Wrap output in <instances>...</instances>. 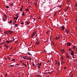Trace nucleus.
<instances>
[{"mask_svg":"<svg viewBox=\"0 0 77 77\" xmlns=\"http://www.w3.org/2000/svg\"><path fill=\"white\" fill-rule=\"evenodd\" d=\"M41 18L40 17H39L38 18V20H39L40 19H41Z\"/></svg>","mask_w":77,"mask_h":77,"instance_id":"obj_41","label":"nucleus"},{"mask_svg":"<svg viewBox=\"0 0 77 77\" xmlns=\"http://www.w3.org/2000/svg\"><path fill=\"white\" fill-rule=\"evenodd\" d=\"M70 0H67V2H69V1Z\"/></svg>","mask_w":77,"mask_h":77,"instance_id":"obj_51","label":"nucleus"},{"mask_svg":"<svg viewBox=\"0 0 77 77\" xmlns=\"http://www.w3.org/2000/svg\"><path fill=\"white\" fill-rule=\"evenodd\" d=\"M32 65L33 66H35V64H34L33 63H32Z\"/></svg>","mask_w":77,"mask_h":77,"instance_id":"obj_35","label":"nucleus"},{"mask_svg":"<svg viewBox=\"0 0 77 77\" xmlns=\"http://www.w3.org/2000/svg\"><path fill=\"white\" fill-rule=\"evenodd\" d=\"M57 63H55V64H56V65H57Z\"/></svg>","mask_w":77,"mask_h":77,"instance_id":"obj_56","label":"nucleus"},{"mask_svg":"<svg viewBox=\"0 0 77 77\" xmlns=\"http://www.w3.org/2000/svg\"><path fill=\"white\" fill-rule=\"evenodd\" d=\"M35 34H36V31L35 32H34V34H33V36H34L35 35Z\"/></svg>","mask_w":77,"mask_h":77,"instance_id":"obj_15","label":"nucleus"},{"mask_svg":"<svg viewBox=\"0 0 77 77\" xmlns=\"http://www.w3.org/2000/svg\"><path fill=\"white\" fill-rule=\"evenodd\" d=\"M36 36H37V35H35V37H36Z\"/></svg>","mask_w":77,"mask_h":77,"instance_id":"obj_61","label":"nucleus"},{"mask_svg":"<svg viewBox=\"0 0 77 77\" xmlns=\"http://www.w3.org/2000/svg\"><path fill=\"white\" fill-rule=\"evenodd\" d=\"M14 20H16V18L14 17Z\"/></svg>","mask_w":77,"mask_h":77,"instance_id":"obj_53","label":"nucleus"},{"mask_svg":"<svg viewBox=\"0 0 77 77\" xmlns=\"http://www.w3.org/2000/svg\"><path fill=\"white\" fill-rule=\"evenodd\" d=\"M66 56H68V54H66Z\"/></svg>","mask_w":77,"mask_h":77,"instance_id":"obj_63","label":"nucleus"},{"mask_svg":"<svg viewBox=\"0 0 77 77\" xmlns=\"http://www.w3.org/2000/svg\"><path fill=\"white\" fill-rule=\"evenodd\" d=\"M26 24H27V25H29V22H27Z\"/></svg>","mask_w":77,"mask_h":77,"instance_id":"obj_17","label":"nucleus"},{"mask_svg":"<svg viewBox=\"0 0 77 77\" xmlns=\"http://www.w3.org/2000/svg\"><path fill=\"white\" fill-rule=\"evenodd\" d=\"M27 57L26 56H24V57L23 56V58L24 59H27Z\"/></svg>","mask_w":77,"mask_h":77,"instance_id":"obj_8","label":"nucleus"},{"mask_svg":"<svg viewBox=\"0 0 77 77\" xmlns=\"http://www.w3.org/2000/svg\"><path fill=\"white\" fill-rule=\"evenodd\" d=\"M27 64L28 65H29V61H27Z\"/></svg>","mask_w":77,"mask_h":77,"instance_id":"obj_36","label":"nucleus"},{"mask_svg":"<svg viewBox=\"0 0 77 77\" xmlns=\"http://www.w3.org/2000/svg\"><path fill=\"white\" fill-rule=\"evenodd\" d=\"M29 60H32V58L30 57H29Z\"/></svg>","mask_w":77,"mask_h":77,"instance_id":"obj_23","label":"nucleus"},{"mask_svg":"<svg viewBox=\"0 0 77 77\" xmlns=\"http://www.w3.org/2000/svg\"><path fill=\"white\" fill-rule=\"evenodd\" d=\"M48 62H49V61H48L47 62V63H48Z\"/></svg>","mask_w":77,"mask_h":77,"instance_id":"obj_62","label":"nucleus"},{"mask_svg":"<svg viewBox=\"0 0 77 77\" xmlns=\"http://www.w3.org/2000/svg\"><path fill=\"white\" fill-rule=\"evenodd\" d=\"M75 46H73V49H75Z\"/></svg>","mask_w":77,"mask_h":77,"instance_id":"obj_44","label":"nucleus"},{"mask_svg":"<svg viewBox=\"0 0 77 77\" xmlns=\"http://www.w3.org/2000/svg\"><path fill=\"white\" fill-rule=\"evenodd\" d=\"M10 66L11 67H13V66H14V64H13V65H11Z\"/></svg>","mask_w":77,"mask_h":77,"instance_id":"obj_19","label":"nucleus"},{"mask_svg":"<svg viewBox=\"0 0 77 77\" xmlns=\"http://www.w3.org/2000/svg\"><path fill=\"white\" fill-rule=\"evenodd\" d=\"M65 63V62L64 61H63L62 63Z\"/></svg>","mask_w":77,"mask_h":77,"instance_id":"obj_34","label":"nucleus"},{"mask_svg":"<svg viewBox=\"0 0 77 77\" xmlns=\"http://www.w3.org/2000/svg\"><path fill=\"white\" fill-rule=\"evenodd\" d=\"M60 39V36H59L58 37H57L55 38V39H56V40H57L58 39Z\"/></svg>","mask_w":77,"mask_h":77,"instance_id":"obj_4","label":"nucleus"},{"mask_svg":"<svg viewBox=\"0 0 77 77\" xmlns=\"http://www.w3.org/2000/svg\"><path fill=\"white\" fill-rule=\"evenodd\" d=\"M71 44H70V43L69 42L67 43V45L68 46H70Z\"/></svg>","mask_w":77,"mask_h":77,"instance_id":"obj_7","label":"nucleus"},{"mask_svg":"<svg viewBox=\"0 0 77 77\" xmlns=\"http://www.w3.org/2000/svg\"><path fill=\"white\" fill-rule=\"evenodd\" d=\"M33 34H34V32H33V33H32V35H31V37H32V38H33V36H33Z\"/></svg>","mask_w":77,"mask_h":77,"instance_id":"obj_10","label":"nucleus"},{"mask_svg":"<svg viewBox=\"0 0 77 77\" xmlns=\"http://www.w3.org/2000/svg\"><path fill=\"white\" fill-rule=\"evenodd\" d=\"M69 51H71V49H69Z\"/></svg>","mask_w":77,"mask_h":77,"instance_id":"obj_31","label":"nucleus"},{"mask_svg":"<svg viewBox=\"0 0 77 77\" xmlns=\"http://www.w3.org/2000/svg\"><path fill=\"white\" fill-rule=\"evenodd\" d=\"M4 17H5V18H8V17H7V15H6L5 14H4Z\"/></svg>","mask_w":77,"mask_h":77,"instance_id":"obj_6","label":"nucleus"},{"mask_svg":"<svg viewBox=\"0 0 77 77\" xmlns=\"http://www.w3.org/2000/svg\"><path fill=\"white\" fill-rule=\"evenodd\" d=\"M9 32H10V33H12V32L11 31H10Z\"/></svg>","mask_w":77,"mask_h":77,"instance_id":"obj_43","label":"nucleus"},{"mask_svg":"<svg viewBox=\"0 0 77 77\" xmlns=\"http://www.w3.org/2000/svg\"><path fill=\"white\" fill-rule=\"evenodd\" d=\"M17 21V20H15L14 21V23H13L14 24H15L16 23V22Z\"/></svg>","mask_w":77,"mask_h":77,"instance_id":"obj_11","label":"nucleus"},{"mask_svg":"<svg viewBox=\"0 0 77 77\" xmlns=\"http://www.w3.org/2000/svg\"><path fill=\"white\" fill-rule=\"evenodd\" d=\"M22 9H23V8H20V11H22Z\"/></svg>","mask_w":77,"mask_h":77,"instance_id":"obj_22","label":"nucleus"},{"mask_svg":"<svg viewBox=\"0 0 77 77\" xmlns=\"http://www.w3.org/2000/svg\"><path fill=\"white\" fill-rule=\"evenodd\" d=\"M22 15H23V16H24V17L25 14H24V12H23L22 13Z\"/></svg>","mask_w":77,"mask_h":77,"instance_id":"obj_13","label":"nucleus"},{"mask_svg":"<svg viewBox=\"0 0 77 77\" xmlns=\"http://www.w3.org/2000/svg\"><path fill=\"white\" fill-rule=\"evenodd\" d=\"M61 59H62V60H63V57H61Z\"/></svg>","mask_w":77,"mask_h":77,"instance_id":"obj_29","label":"nucleus"},{"mask_svg":"<svg viewBox=\"0 0 77 77\" xmlns=\"http://www.w3.org/2000/svg\"><path fill=\"white\" fill-rule=\"evenodd\" d=\"M24 66H25V67H27V65H26V64H25V65Z\"/></svg>","mask_w":77,"mask_h":77,"instance_id":"obj_40","label":"nucleus"},{"mask_svg":"<svg viewBox=\"0 0 77 77\" xmlns=\"http://www.w3.org/2000/svg\"><path fill=\"white\" fill-rule=\"evenodd\" d=\"M68 8H69L68 7H67L66 9H68Z\"/></svg>","mask_w":77,"mask_h":77,"instance_id":"obj_39","label":"nucleus"},{"mask_svg":"<svg viewBox=\"0 0 77 77\" xmlns=\"http://www.w3.org/2000/svg\"><path fill=\"white\" fill-rule=\"evenodd\" d=\"M14 5V4L12 3L10 5H9V6H12V5Z\"/></svg>","mask_w":77,"mask_h":77,"instance_id":"obj_20","label":"nucleus"},{"mask_svg":"<svg viewBox=\"0 0 77 77\" xmlns=\"http://www.w3.org/2000/svg\"><path fill=\"white\" fill-rule=\"evenodd\" d=\"M8 47H9V46H8L6 47V48H8Z\"/></svg>","mask_w":77,"mask_h":77,"instance_id":"obj_47","label":"nucleus"},{"mask_svg":"<svg viewBox=\"0 0 77 77\" xmlns=\"http://www.w3.org/2000/svg\"><path fill=\"white\" fill-rule=\"evenodd\" d=\"M11 64H10V65H9L10 66H11Z\"/></svg>","mask_w":77,"mask_h":77,"instance_id":"obj_57","label":"nucleus"},{"mask_svg":"<svg viewBox=\"0 0 77 77\" xmlns=\"http://www.w3.org/2000/svg\"><path fill=\"white\" fill-rule=\"evenodd\" d=\"M75 21H77V20H75Z\"/></svg>","mask_w":77,"mask_h":77,"instance_id":"obj_64","label":"nucleus"},{"mask_svg":"<svg viewBox=\"0 0 77 77\" xmlns=\"http://www.w3.org/2000/svg\"><path fill=\"white\" fill-rule=\"evenodd\" d=\"M28 54H29V55H30V56H32V54H31L29 52L28 53Z\"/></svg>","mask_w":77,"mask_h":77,"instance_id":"obj_18","label":"nucleus"},{"mask_svg":"<svg viewBox=\"0 0 77 77\" xmlns=\"http://www.w3.org/2000/svg\"><path fill=\"white\" fill-rule=\"evenodd\" d=\"M63 51L65 52V50H64V49H63Z\"/></svg>","mask_w":77,"mask_h":77,"instance_id":"obj_48","label":"nucleus"},{"mask_svg":"<svg viewBox=\"0 0 77 77\" xmlns=\"http://www.w3.org/2000/svg\"><path fill=\"white\" fill-rule=\"evenodd\" d=\"M12 20H11L10 22L11 23H12Z\"/></svg>","mask_w":77,"mask_h":77,"instance_id":"obj_32","label":"nucleus"},{"mask_svg":"<svg viewBox=\"0 0 77 77\" xmlns=\"http://www.w3.org/2000/svg\"><path fill=\"white\" fill-rule=\"evenodd\" d=\"M36 40H37V41L36 42H38V39H37V40H35V41H36Z\"/></svg>","mask_w":77,"mask_h":77,"instance_id":"obj_42","label":"nucleus"},{"mask_svg":"<svg viewBox=\"0 0 77 77\" xmlns=\"http://www.w3.org/2000/svg\"><path fill=\"white\" fill-rule=\"evenodd\" d=\"M6 8H9V6H6Z\"/></svg>","mask_w":77,"mask_h":77,"instance_id":"obj_27","label":"nucleus"},{"mask_svg":"<svg viewBox=\"0 0 77 77\" xmlns=\"http://www.w3.org/2000/svg\"><path fill=\"white\" fill-rule=\"evenodd\" d=\"M38 65L39 66V63H38Z\"/></svg>","mask_w":77,"mask_h":77,"instance_id":"obj_54","label":"nucleus"},{"mask_svg":"<svg viewBox=\"0 0 77 77\" xmlns=\"http://www.w3.org/2000/svg\"><path fill=\"white\" fill-rule=\"evenodd\" d=\"M41 63H40L39 64V66H41Z\"/></svg>","mask_w":77,"mask_h":77,"instance_id":"obj_25","label":"nucleus"},{"mask_svg":"<svg viewBox=\"0 0 77 77\" xmlns=\"http://www.w3.org/2000/svg\"><path fill=\"white\" fill-rule=\"evenodd\" d=\"M11 61H15V59H13L11 60Z\"/></svg>","mask_w":77,"mask_h":77,"instance_id":"obj_26","label":"nucleus"},{"mask_svg":"<svg viewBox=\"0 0 77 77\" xmlns=\"http://www.w3.org/2000/svg\"><path fill=\"white\" fill-rule=\"evenodd\" d=\"M65 31L66 32V33H67V34H68V33L69 32V30L67 29H66Z\"/></svg>","mask_w":77,"mask_h":77,"instance_id":"obj_1","label":"nucleus"},{"mask_svg":"<svg viewBox=\"0 0 77 77\" xmlns=\"http://www.w3.org/2000/svg\"><path fill=\"white\" fill-rule=\"evenodd\" d=\"M8 59H10V60H11V59L10 58H9V57H8Z\"/></svg>","mask_w":77,"mask_h":77,"instance_id":"obj_33","label":"nucleus"},{"mask_svg":"<svg viewBox=\"0 0 77 77\" xmlns=\"http://www.w3.org/2000/svg\"><path fill=\"white\" fill-rule=\"evenodd\" d=\"M5 75H6V76H7V75H8V74H5Z\"/></svg>","mask_w":77,"mask_h":77,"instance_id":"obj_50","label":"nucleus"},{"mask_svg":"<svg viewBox=\"0 0 77 77\" xmlns=\"http://www.w3.org/2000/svg\"><path fill=\"white\" fill-rule=\"evenodd\" d=\"M8 23H11V22H10V21H8Z\"/></svg>","mask_w":77,"mask_h":77,"instance_id":"obj_52","label":"nucleus"},{"mask_svg":"<svg viewBox=\"0 0 77 77\" xmlns=\"http://www.w3.org/2000/svg\"><path fill=\"white\" fill-rule=\"evenodd\" d=\"M61 29L62 30H63L65 29V27H64V26H62L61 27Z\"/></svg>","mask_w":77,"mask_h":77,"instance_id":"obj_5","label":"nucleus"},{"mask_svg":"<svg viewBox=\"0 0 77 77\" xmlns=\"http://www.w3.org/2000/svg\"><path fill=\"white\" fill-rule=\"evenodd\" d=\"M66 57H67V59H69V56L67 55L66 56Z\"/></svg>","mask_w":77,"mask_h":77,"instance_id":"obj_24","label":"nucleus"},{"mask_svg":"<svg viewBox=\"0 0 77 77\" xmlns=\"http://www.w3.org/2000/svg\"><path fill=\"white\" fill-rule=\"evenodd\" d=\"M23 65H25V64L24 63H23Z\"/></svg>","mask_w":77,"mask_h":77,"instance_id":"obj_49","label":"nucleus"},{"mask_svg":"<svg viewBox=\"0 0 77 77\" xmlns=\"http://www.w3.org/2000/svg\"><path fill=\"white\" fill-rule=\"evenodd\" d=\"M2 20L4 21H5L6 20L5 18L4 17H3Z\"/></svg>","mask_w":77,"mask_h":77,"instance_id":"obj_9","label":"nucleus"},{"mask_svg":"<svg viewBox=\"0 0 77 77\" xmlns=\"http://www.w3.org/2000/svg\"><path fill=\"white\" fill-rule=\"evenodd\" d=\"M49 32V31H48L46 32V34H48V32Z\"/></svg>","mask_w":77,"mask_h":77,"instance_id":"obj_37","label":"nucleus"},{"mask_svg":"<svg viewBox=\"0 0 77 77\" xmlns=\"http://www.w3.org/2000/svg\"><path fill=\"white\" fill-rule=\"evenodd\" d=\"M17 66H19V64H17Z\"/></svg>","mask_w":77,"mask_h":77,"instance_id":"obj_58","label":"nucleus"},{"mask_svg":"<svg viewBox=\"0 0 77 77\" xmlns=\"http://www.w3.org/2000/svg\"><path fill=\"white\" fill-rule=\"evenodd\" d=\"M38 67H39V68H41V67H40L39 66H38Z\"/></svg>","mask_w":77,"mask_h":77,"instance_id":"obj_38","label":"nucleus"},{"mask_svg":"<svg viewBox=\"0 0 77 77\" xmlns=\"http://www.w3.org/2000/svg\"><path fill=\"white\" fill-rule=\"evenodd\" d=\"M64 69H66V67H64Z\"/></svg>","mask_w":77,"mask_h":77,"instance_id":"obj_46","label":"nucleus"},{"mask_svg":"<svg viewBox=\"0 0 77 77\" xmlns=\"http://www.w3.org/2000/svg\"><path fill=\"white\" fill-rule=\"evenodd\" d=\"M70 53L71 54V55H72V56H74V51H72Z\"/></svg>","mask_w":77,"mask_h":77,"instance_id":"obj_2","label":"nucleus"},{"mask_svg":"<svg viewBox=\"0 0 77 77\" xmlns=\"http://www.w3.org/2000/svg\"><path fill=\"white\" fill-rule=\"evenodd\" d=\"M25 11H29V9L27 8V9H25Z\"/></svg>","mask_w":77,"mask_h":77,"instance_id":"obj_16","label":"nucleus"},{"mask_svg":"<svg viewBox=\"0 0 77 77\" xmlns=\"http://www.w3.org/2000/svg\"><path fill=\"white\" fill-rule=\"evenodd\" d=\"M37 66V65H36V64L35 65V67H36Z\"/></svg>","mask_w":77,"mask_h":77,"instance_id":"obj_59","label":"nucleus"},{"mask_svg":"<svg viewBox=\"0 0 77 77\" xmlns=\"http://www.w3.org/2000/svg\"><path fill=\"white\" fill-rule=\"evenodd\" d=\"M36 45H38V44H39V42H36Z\"/></svg>","mask_w":77,"mask_h":77,"instance_id":"obj_12","label":"nucleus"},{"mask_svg":"<svg viewBox=\"0 0 77 77\" xmlns=\"http://www.w3.org/2000/svg\"><path fill=\"white\" fill-rule=\"evenodd\" d=\"M65 11H67V9H66L65 10Z\"/></svg>","mask_w":77,"mask_h":77,"instance_id":"obj_45","label":"nucleus"},{"mask_svg":"<svg viewBox=\"0 0 77 77\" xmlns=\"http://www.w3.org/2000/svg\"><path fill=\"white\" fill-rule=\"evenodd\" d=\"M48 42V40H47V41H46V42Z\"/></svg>","mask_w":77,"mask_h":77,"instance_id":"obj_55","label":"nucleus"},{"mask_svg":"<svg viewBox=\"0 0 77 77\" xmlns=\"http://www.w3.org/2000/svg\"><path fill=\"white\" fill-rule=\"evenodd\" d=\"M12 42V41H11V40L9 41H6V42L8 44L10 42Z\"/></svg>","mask_w":77,"mask_h":77,"instance_id":"obj_3","label":"nucleus"},{"mask_svg":"<svg viewBox=\"0 0 77 77\" xmlns=\"http://www.w3.org/2000/svg\"><path fill=\"white\" fill-rule=\"evenodd\" d=\"M15 26H18V25L17 24H15Z\"/></svg>","mask_w":77,"mask_h":77,"instance_id":"obj_30","label":"nucleus"},{"mask_svg":"<svg viewBox=\"0 0 77 77\" xmlns=\"http://www.w3.org/2000/svg\"><path fill=\"white\" fill-rule=\"evenodd\" d=\"M18 17H19L18 16H17L16 18V20H17L18 19Z\"/></svg>","mask_w":77,"mask_h":77,"instance_id":"obj_14","label":"nucleus"},{"mask_svg":"<svg viewBox=\"0 0 77 77\" xmlns=\"http://www.w3.org/2000/svg\"><path fill=\"white\" fill-rule=\"evenodd\" d=\"M20 24H24V23H23V22H22V23H20Z\"/></svg>","mask_w":77,"mask_h":77,"instance_id":"obj_28","label":"nucleus"},{"mask_svg":"<svg viewBox=\"0 0 77 77\" xmlns=\"http://www.w3.org/2000/svg\"><path fill=\"white\" fill-rule=\"evenodd\" d=\"M19 15V14H18V13H17L16 15V16H18Z\"/></svg>","mask_w":77,"mask_h":77,"instance_id":"obj_21","label":"nucleus"},{"mask_svg":"<svg viewBox=\"0 0 77 77\" xmlns=\"http://www.w3.org/2000/svg\"><path fill=\"white\" fill-rule=\"evenodd\" d=\"M29 8H32L30 6H29Z\"/></svg>","mask_w":77,"mask_h":77,"instance_id":"obj_60","label":"nucleus"}]
</instances>
